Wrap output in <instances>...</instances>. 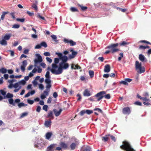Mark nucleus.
I'll return each mask as SVG.
<instances>
[{"label":"nucleus","mask_w":151,"mask_h":151,"mask_svg":"<svg viewBox=\"0 0 151 151\" xmlns=\"http://www.w3.org/2000/svg\"><path fill=\"white\" fill-rule=\"evenodd\" d=\"M35 93V91L34 90L30 92H29L26 95H25L24 97H28L30 95H32L34 94Z\"/></svg>","instance_id":"c756f323"},{"label":"nucleus","mask_w":151,"mask_h":151,"mask_svg":"<svg viewBox=\"0 0 151 151\" xmlns=\"http://www.w3.org/2000/svg\"><path fill=\"white\" fill-rule=\"evenodd\" d=\"M60 60V59L57 58H54V63L52 65V68L53 69H56L58 68V67L56 65L58 63Z\"/></svg>","instance_id":"423d86ee"},{"label":"nucleus","mask_w":151,"mask_h":151,"mask_svg":"<svg viewBox=\"0 0 151 151\" xmlns=\"http://www.w3.org/2000/svg\"><path fill=\"white\" fill-rule=\"evenodd\" d=\"M83 95L86 96H89L91 95L90 91L88 89H86L84 90L83 92Z\"/></svg>","instance_id":"393cba45"},{"label":"nucleus","mask_w":151,"mask_h":151,"mask_svg":"<svg viewBox=\"0 0 151 151\" xmlns=\"http://www.w3.org/2000/svg\"><path fill=\"white\" fill-rule=\"evenodd\" d=\"M0 43L2 45H7V41L4 39L0 41Z\"/></svg>","instance_id":"f704fd0d"},{"label":"nucleus","mask_w":151,"mask_h":151,"mask_svg":"<svg viewBox=\"0 0 151 151\" xmlns=\"http://www.w3.org/2000/svg\"><path fill=\"white\" fill-rule=\"evenodd\" d=\"M43 61V59L42 56L38 54V63H40L42 62Z\"/></svg>","instance_id":"ea45409f"},{"label":"nucleus","mask_w":151,"mask_h":151,"mask_svg":"<svg viewBox=\"0 0 151 151\" xmlns=\"http://www.w3.org/2000/svg\"><path fill=\"white\" fill-rule=\"evenodd\" d=\"M106 92L105 91H101L97 93L93 97H101V96L104 97V95L105 94Z\"/></svg>","instance_id":"ddd939ff"},{"label":"nucleus","mask_w":151,"mask_h":151,"mask_svg":"<svg viewBox=\"0 0 151 151\" xmlns=\"http://www.w3.org/2000/svg\"><path fill=\"white\" fill-rule=\"evenodd\" d=\"M40 64V65L43 68H45L46 66V64L43 62H41L40 63H39Z\"/></svg>","instance_id":"13d9d810"},{"label":"nucleus","mask_w":151,"mask_h":151,"mask_svg":"<svg viewBox=\"0 0 151 151\" xmlns=\"http://www.w3.org/2000/svg\"><path fill=\"white\" fill-rule=\"evenodd\" d=\"M47 118H49L50 119H54L53 112L51 111H50L48 113V114L46 116Z\"/></svg>","instance_id":"412c9836"},{"label":"nucleus","mask_w":151,"mask_h":151,"mask_svg":"<svg viewBox=\"0 0 151 151\" xmlns=\"http://www.w3.org/2000/svg\"><path fill=\"white\" fill-rule=\"evenodd\" d=\"M68 60V58L67 56L65 55H63L60 60H62L61 62L66 63L67 62Z\"/></svg>","instance_id":"aec40b11"},{"label":"nucleus","mask_w":151,"mask_h":151,"mask_svg":"<svg viewBox=\"0 0 151 151\" xmlns=\"http://www.w3.org/2000/svg\"><path fill=\"white\" fill-rule=\"evenodd\" d=\"M80 151H92V148L89 146L84 145L81 148Z\"/></svg>","instance_id":"6e6552de"},{"label":"nucleus","mask_w":151,"mask_h":151,"mask_svg":"<svg viewBox=\"0 0 151 151\" xmlns=\"http://www.w3.org/2000/svg\"><path fill=\"white\" fill-rule=\"evenodd\" d=\"M13 97V95L9 93H8L6 94V96L4 97L0 95V101H1L3 99H6V98L9 99L8 101L9 104L11 105H12L13 106H15L16 104L14 103V100L12 98Z\"/></svg>","instance_id":"f03ea898"},{"label":"nucleus","mask_w":151,"mask_h":151,"mask_svg":"<svg viewBox=\"0 0 151 151\" xmlns=\"http://www.w3.org/2000/svg\"><path fill=\"white\" fill-rule=\"evenodd\" d=\"M17 20L18 21H20L21 22H23L25 21V19L24 18H17Z\"/></svg>","instance_id":"69168bd1"},{"label":"nucleus","mask_w":151,"mask_h":151,"mask_svg":"<svg viewBox=\"0 0 151 151\" xmlns=\"http://www.w3.org/2000/svg\"><path fill=\"white\" fill-rule=\"evenodd\" d=\"M20 27V25L18 24H14L12 27V28L14 29H18Z\"/></svg>","instance_id":"052dcab7"},{"label":"nucleus","mask_w":151,"mask_h":151,"mask_svg":"<svg viewBox=\"0 0 151 151\" xmlns=\"http://www.w3.org/2000/svg\"><path fill=\"white\" fill-rule=\"evenodd\" d=\"M104 97L106 99H110L111 96H110V94L108 93L106 95H104Z\"/></svg>","instance_id":"5fc2aeb1"},{"label":"nucleus","mask_w":151,"mask_h":151,"mask_svg":"<svg viewBox=\"0 0 151 151\" xmlns=\"http://www.w3.org/2000/svg\"><path fill=\"white\" fill-rule=\"evenodd\" d=\"M150 47L149 46H143L142 45H141L139 47V49H145L146 48H150Z\"/></svg>","instance_id":"4c0bfd02"},{"label":"nucleus","mask_w":151,"mask_h":151,"mask_svg":"<svg viewBox=\"0 0 151 151\" xmlns=\"http://www.w3.org/2000/svg\"><path fill=\"white\" fill-rule=\"evenodd\" d=\"M125 148L126 150H127V151H135V150L131 147L130 144H129L127 147H126Z\"/></svg>","instance_id":"a878e982"},{"label":"nucleus","mask_w":151,"mask_h":151,"mask_svg":"<svg viewBox=\"0 0 151 151\" xmlns=\"http://www.w3.org/2000/svg\"><path fill=\"white\" fill-rule=\"evenodd\" d=\"M119 83L121 84H123L124 85H128V83H126L125 79H124V81H122L119 82Z\"/></svg>","instance_id":"79ce46f5"},{"label":"nucleus","mask_w":151,"mask_h":151,"mask_svg":"<svg viewBox=\"0 0 151 151\" xmlns=\"http://www.w3.org/2000/svg\"><path fill=\"white\" fill-rule=\"evenodd\" d=\"M48 106L47 105H44L42 107L43 110L47 111L48 110Z\"/></svg>","instance_id":"603ef678"},{"label":"nucleus","mask_w":151,"mask_h":151,"mask_svg":"<svg viewBox=\"0 0 151 151\" xmlns=\"http://www.w3.org/2000/svg\"><path fill=\"white\" fill-rule=\"evenodd\" d=\"M0 92L1 94H2L4 96H6V92L3 90L1 89L0 90Z\"/></svg>","instance_id":"37998d69"},{"label":"nucleus","mask_w":151,"mask_h":151,"mask_svg":"<svg viewBox=\"0 0 151 151\" xmlns=\"http://www.w3.org/2000/svg\"><path fill=\"white\" fill-rule=\"evenodd\" d=\"M38 21L42 23H47V21L44 17L41 15L39 13H38Z\"/></svg>","instance_id":"1a4fd4ad"},{"label":"nucleus","mask_w":151,"mask_h":151,"mask_svg":"<svg viewBox=\"0 0 151 151\" xmlns=\"http://www.w3.org/2000/svg\"><path fill=\"white\" fill-rule=\"evenodd\" d=\"M134 104L136 105L139 106H142V103L139 101H135Z\"/></svg>","instance_id":"8fccbe9b"},{"label":"nucleus","mask_w":151,"mask_h":151,"mask_svg":"<svg viewBox=\"0 0 151 151\" xmlns=\"http://www.w3.org/2000/svg\"><path fill=\"white\" fill-rule=\"evenodd\" d=\"M27 63L26 60H24L22 62V65L21 66L20 68L22 72H24L25 70V67L27 65Z\"/></svg>","instance_id":"f8f14e48"},{"label":"nucleus","mask_w":151,"mask_h":151,"mask_svg":"<svg viewBox=\"0 0 151 151\" xmlns=\"http://www.w3.org/2000/svg\"><path fill=\"white\" fill-rule=\"evenodd\" d=\"M110 70V65L109 64L106 65L104 66V71L105 73H109Z\"/></svg>","instance_id":"a211bd4d"},{"label":"nucleus","mask_w":151,"mask_h":151,"mask_svg":"<svg viewBox=\"0 0 151 151\" xmlns=\"http://www.w3.org/2000/svg\"><path fill=\"white\" fill-rule=\"evenodd\" d=\"M117 9L118 10L119 9V10L121 11L122 12H125L126 11V9H122L121 8L118 7L117 8Z\"/></svg>","instance_id":"0e129e2a"},{"label":"nucleus","mask_w":151,"mask_h":151,"mask_svg":"<svg viewBox=\"0 0 151 151\" xmlns=\"http://www.w3.org/2000/svg\"><path fill=\"white\" fill-rule=\"evenodd\" d=\"M60 145L62 149L65 150L67 149L68 148L67 145L63 142H61Z\"/></svg>","instance_id":"6ab92c4d"},{"label":"nucleus","mask_w":151,"mask_h":151,"mask_svg":"<svg viewBox=\"0 0 151 151\" xmlns=\"http://www.w3.org/2000/svg\"><path fill=\"white\" fill-rule=\"evenodd\" d=\"M55 54L58 56V58L60 59H61L63 55V54L61 52H56Z\"/></svg>","instance_id":"a19ab883"},{"label":"nucleus","mask_w":151,"mask_h":151,"mask_svg":"<svg viewBox=\"0 0 151 151\" xmlns=\"http://www.w3.org/2000/svg\"><path fill=\"white\" fill-rule=\"evenodd\" d=\"M69 66V65L67 62H60L59 63V67H58L57 70L58 75L61 74L63 72V69H66Z\"/></svg>","instance_id":"7ed1b4c3"},{"label":"nucleus","mask_w":151,"mask_h":151,"mask_svg":"<svg viewBox=\"0 0 151 151\" xmlns=\"http://www.w3.org/2000/svg\"><path fill=\"white\" fill-rule=\"evenodd\" d=\"M142 67L141 63H139L138 61L135 62V68L136 69H138Z\"/></svg>","instance_id":"bb28decb"},{"label":"nucleus","mask_w":151,"mask_h":151,"mask_svg":"<svg viewBox=\"0 0 151 151\" xmlns=\"http://www.w3.org/2000/svg\"><path fill=\"white\" fill-rule=\"evenodd\" d=\"M1 71L2 73H4L6 72V69L4 68H2L1 69H0V72Z\"/></svg>","instance_id":"3c124183"},{"label":"nucleus","mask_w":151,"mask_h":151,"mask_svg":"<svg viewBox=\"0 0 151 151\" xmlns=\"http://www.w3.org/2000/svg\"><path fill=\"white\" fill-rule=\"evenodd\" d=\"M125 142L126 144L124 146V145H122L120 146V148L121 149H123L124 150L127 151V150H126L125 149V147H127V146H128V145L130 144L127 142Z\"/></svg>","instance_id":"2f4dec72"},{"label":"nucleus","mask_w":151,"mask_h":151,"mask_svg":"<svg viewBox=\"0 0 151 151\" xmlns=\"http://www.w3.org/2000/svg\"><path fill=\"white\" fill-rule=\"evenodd\" d=\"M32 8L36 11L37 10V6L36 4H33L32 5Z\"/></svg>","instance_id":"774afa93"},{"label":"nucleus","mask_w":151,"mask_h":151,"mask_svg":"<svg viewBox=\"0 0 151 151\" xmlns=\"http://www.w3.org/2000/svg\"><path fill=\"white\" fill-rule=\"evenodd\" d=\"M11 37V34L6 35L4 37V39L6 40H8L10 39Z\"/></svg>","instance_id":"72a5a7b5"},{"label":"nucleus","mask_w":151,"mask_h":151,"mask_svg":"<svg viewBox=\"0 0 151 151\" xmlns=\"http://www.w3.org/2000/svg\"><path fill=\"white\" fill-rule=\"evenodd\" d=\"M89 74L91 78H93L94 75V72L93 70H90L89 71Z\"/></svg>","instance_id":"58836bf2"},{"label":"nucleus","mask_w":151,"mask_h":151,"mask_svg":"<svg viewBox=\"0 0 151 151\" xmlns=\"http://www.w3.org/2000/svg\"><path fill=\"white\" fill-rule=\"evenodd\" d=\"M50 74V73L49 71H47L46 72V74L45 75V77L46 78H50L51 76Z\"/></svg>","instance_id":"c03bdc74"},{"label":"nucleus","mask_w":151,"mask_h":151,"mask_svg":"<svg viewBox=\"0 0 151 151\" xmlns=\"http://www.w3.org/2000/svg\"><path fill=\"white\" fill-rule=\"evenodd\" d=\"M108 135H105L104 137H102V140L104 141V142H107L108 139Z\"/></svg>","instance_id":"c9c22d12"},{"label":"nucleus","mask_w":151,"mask_h":151,"mask_svg":"<svg viewBox=\"0 0 151 151\" xmlns=\"http://www.w3.org/2000/svg\"><path fill=\"white\" fill-rule=\"evenodd\" d=\"M150 102H143V104L145 105L146 106H149L151 105V101Z\"/></svg>","instance_id":"680f3d73"},{"label":"nucleus","mask_w":151,"mask_h":151,"mask_svg":"<svg viewBox=\"0 0 151 151\" xmlns=\"http://www.w3.org/2000/svg\"><path fill=\"white\" fill-rule=\"evenodd\" d=\"M9 13L8 12H5L2 13V14L1 16V18L2 20H3L4 19L5 16L6 14H7Z\"/></svg>","instance_id":"a18cd8bd"},{"label":"nucleus","mask_w":151,"mask_h":151,"mask_svg":"<svg viewBox=\"0 0 151 151\" xmlns=\"http://www.w3.org/2000/svg\"><path fill=\"white\" fill-rule=\"evenodd\" d=\"M78 6L81 7V10L82 11H85L86 10L88 9V8L87 6H83L82 5H80L79 4H78Z\"/></svg>","instance_id":"7c9ffc66"},{"label":"nucleus","mask_w":151,"mask_h":151,"mask_svg":"<svg viewBox=\"0 0 151 151\" xmlns=\"http://www.w3.org/2000/svg\"><path fill=\"white\" fill-rule=\"evenodd\" d=\"M52 135V133L51 132H48L45 134V138L48 140H49Z\"/></svg>","instance_id":"b1692460"},{"label":"nucleus","mask_w":151,"mask_h":151,"mask_svg":"<svg viewBox=\"0 0 151 151\" xmlns=\"http://www.w3.org/2000/svg\"><path fill=\"white\" fill-rule=\"evenodd\" d=\"M45 82L46 84V90H48L51 87V81L50 78H46L45 80Z\"/></svg>","instance_id":"20e7f679"},{"label":"nucleus","mask_w":151,"mask_h":151,"mask_svg":"<svg viewBox=\"0 0 151 151\" xmlns=\"http://www.w3.org/2000/svg\"><path fill=\"white\" fill-rule=\"evenodd\" d=\"M122 112L124 114L129 115L130 114L131 111L129 107H126L122 109Z\"/></svg>","instance_id":"0eeeda50"},{"label":"nucleus","mask_w":151,"mask_h":151,"mask_svg":"<svg viewBox=\"0 0 151 151\" xmlns=\"http://www.w3.org/2000/svg\"><path fill=\"white\" fill-rule=\"evenodd\" d=\"M49 91L48 90L44 91L43 93L40 96L41 99H44L46 97V96L49 95Z\"/></svg>","instance_id":"9b49d317"},{"label":"nucleus","mask_w":151,"mask_h":151,"mask_svg":"<svg viewBox=\"0 0 151 151\" xmlns=\"http://www.w3.org/2000/svg\"><path fill=\"white\" fill-rule=\"evenodd\" d=\"M108 136H109L111 137V139L114 142H116V138H115V137L114 136L112 135H111V134H108Z\"/></svg>","instance_id":"09e8293b"},{"label":"nucleus","mask_w":151,"mask_h":151,"mask_svg":"<svg viewBox=\"0 0 151 151\" xmlns=\"http://www.w3.org/2000/svg\"><path fill=\"white\" fill-rule=\"evenodd\" d=\"M52 122L50 120L45 121V125L47 127H50L51 125Z\"/></svg>","instance_id":"5701e85b"},{"label":"nucleus","mask_w":151,"mask_h":151,"mask_svg":"<svg viewBox=\"0 0 151 151\" xmlns=\"http://www.w3.org/2000/svg\"><path fill=\"white\" fill-rule=\"evenodd\" d=\"M129 43L125 41H123L119 43H112L106 47L105 49H111L112 53L113 54L115 52H118L120 50L119 49L116 48V47L120 45L121 46H125L128 45Z\"/></svg>","instance_id":"f257e3e1"},{"label":"nucleus","mask_w":151,"mask_h":151,"mask_svg":"<svg viewBox=\"0 0 151 151\" xmlns=\"http://www.w3.org/2000/svg\"><path fill=\"white\" fill-rule=\"evenodd\" d=\"M70 10L72 12H75L78 11V10L75 7H72L70 8Z\"/></svg>","instance_id":"6e6d98bb"},{"label":"nucleus","mask_w":151,"mask_h":151,"mask_svg":"<svg viewBox=\"0 0 151 151\" xmlns=\"http://www.w3.org/2000/svg\"><path fill=\"white\" fill-rule=\"evenodd\" d=\"M38 88L41 90H43L44 88V86L42 83H38Z\"/></svg>","instance_id":"de8ad7c7"},{"label":"nucleus","mask_w":151,"mask_h":151,"mask_svg":"<svg viewBox=\"0 0 151 151\" xmlns=\"http://www.w3.org/2000/svg\"><path fill=\"white\" fill-rule=\"evenodd\" d=\"M93 110L89 109L86 110V113L88 115H90L93 112Z\"/></svg>","instance_id":"e433bc0d"},{"label":"nucleus","mask_w":151,"mask_h":151,"mask_svg":"<svg viewBox=\"0 0 151 151\" xmlns=\"http://www.w3.org/2000/svg\"><path fill=\"white\" fill-rule=\"evenodd\" d=\"M75 142L72 143L69 146L70 149L72 150H74L76 148V145L79 144V140L77 139H75Z\"/></svg>","instance_id":"39448f33"},{"label":"nucleus","mask_w":151,"mask_h":151,"mask_svg":"<svg viewBox=\"0 0 151 151\" xmlns=\"http://www.w3.org/2000/svg\"><path fill=\"white\" fill-rule=\"evenodd\" d=\"M139 60L142 62H146L147 61L144 55L142 54H140L139 55Z\"/></svg>","instance_id":"2eb2a0df"},{"label":"nucleus","mask_w":151,"mask_h":151,"mask_svg":"<svg viewBox=\"0 0 151 151\" xmlns=\"http://www.w3.org/2000/svg\"><path fill=\"white\" fill-rule=\"evenodd\" d=\"M78 52L76 51H72V54L70 55L69 56V58L71 59L74 58L75 56L77 55Z\"/></svg>","instance_id":"4be33fe9"},{"label":"nucleus","mask_w":151,"mask_h":151,"mask_svg":"<svg viewBox=\"0 0 151 151\" xmlns=\"http://www.w3.org/2000/svg\"><path fill=\"white\" fill-rule=\"evenodd\" d=\"M47 46V45L45 42H42L40 44H38V49L41 48L42 47L46 48Z\"/></svg>","instance_id":"f3484780"},{"label":"nucleus","mask_w":151,"mask_h":151,"mask_svg":"<svg viewBox=\"0 0 151 151\" xmlns=\"http://www.w3.org/2000/svg\"><path fill=\"white\" fill-rule=\"evenodd\" d=\"M47 61L49 62V63H51L52 61V59L48 57H47L46 58Z\"/></svg>","instance_id":"bf43d9fd"},{"label":"nucleus","mask_w":151,"mask_h":151,"mask_svg":"<svg viewBox=\"0 0 151 151\" xmlns=\"http://www.w3.org/2000/svg\"><path fill=\"white\" fill-rule=\"evenodd\" d=\"M62 110H63L61 109H60L58 111L57 110L55 109H53V111L56 116H59Z\"/></svg>","instance_id":"4468645a"},{"label":"nucleus","mask_w":151,"mask_h":151,"mask_svg":"<svg viewBox=\"0 0 151 151\" xmlns=\"http://www.w3.org/2000/svg\"><path fill=\"white\" fill-rule=\"evenodd\" d=\"M63 41L66 43H69L70 45L71 46H74L76 44V42L73 41L72 40H69L65 38L64 39Z\"/></svg>","instance_id":"9d476101"},{"label":"nucleus","mask_w":151,"mask_h":151,"mask_svg":"<svg viewBox=\"0 0 151 151\" xmlns=\"http://www.w3.org/2000/svg\"><path fill=\"white\" fill-rule=\"evenodd\" d=\"M138 69H139V70L137 71V72L139 74L143 73L145 71V68L144 67L142 66L141 67H140L139 68H138Z\"/></svg>","instance_id":"cd10ccee"},{"label":"nucleus","mask_w":151,"mask_h":151,"mask_svg":"<svg viewBox=\"0 0 151 151\" xmlns=\"http://www.w3.org/2000/svg\"><path fill=\"white\" fill-rule=\"evenodd\" d=\"M38 80V76H37L35 78V80L32 81V83L34 86H36L37 84V81L36 80Z\"/></svg>","instance_id":"49530a36"},{"label":"nucleus","mask_w":151,"mask_h":151,"mask_svg":"<svg viewBox=\"0 0 151 151\" xmlns=\"http://www.w3.org/2000/svg\"><path fill=\"white\" fill-rule=\"evenodd\" d=\"M93 111H98L100 112L102 114L103 113V111L101 109L99 108H96L93 110Z\"/></svg>","instance_id":"864d4df0"},{"label":"nucleus","mask_w":151,"mask_h":151,"mask_svg":"<svg viewBox=\"0 0 151 151\" xmlns=\"http://www.w3.org/2000/svg\"><path fill=\"white\" fill-rule=\"evenodd\" d=\"M47 70H50L51 72L54 74L58 75V72L57 70H56V69H53L52 68L51 69L50 67L49 66L48 67L47 69Z\"/></svg>","instance_id":"dca6fc26"},{"label":"nucleus","mask_w":151,"mask_h":151,"mask_svg":"<svg viewBox=\"0 0 151 151\" xmlns=\"http://www.w3.org/2000/svg\"><path fill=\"white\" fill-rule=\"evenodd\" d=\"M18 106L19 108H20L22 106H25V104L23 103H21L18 104Z\"/></svg>","instance_id":"338daca9"},{"label":"nucleus","mask_w":151,"mask_h":151,"mask_svg":"<svg viewBox=\"0 0 151 151\" xmlns=\"http://www.w3.org/2000/svg\"><path fill=\"white\" fill-rule=\"evenodd\" d=\"M19 84H22L23 85H24L26 83V82L24 80H22L18 82Z\"/></svg>","instance_id":"4d7b16f0"},{"label":"nucleus","mask_w":151,"mask_h":151,"mask_svg":"<svg viewBox=\"0 0 151 151\" xmlns=\"http://www.w3.org/2000/svg\"><path fill=\"white\" fill-rule=\"evenodd\" d=\"M50 37L54 41L56 42H58V40H57V37L56 35H52L50 36Z\"/></svg>","instance_id":"473e14b6"},{"label":"nucleus","mask_w":151,"mask_h":151,"mask_svg":"<svg viewBox=\"0 0 151 151\" xmlns=\"http://www.w3.org/2000/svg\"><path fill=\"white\" fill-rule=\"evenodd\" d=\"M86 113V110L84 109L83 110H82L80 111L79 113V114L81 116H83V115L84 114Z\"/></svg>","instance_id":"e2e57ef3"},{"label":"nucleus","mask_w":151,"mask_h":151,"mask_svg":"<svg viewBox=\"0 0 151 151\" xmlns=\"http://www.w3.org/2000/svg\"><path fill=\"white\" fill-rule=\"evenodd\" d=\"M55 145V144H52L50 145L47 147L46 151H52V148Z\"/></svg>","instance_id":"c85d7f7f"}]
</instances>
